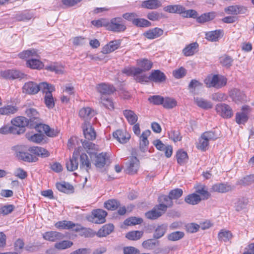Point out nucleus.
<instances>
[{
	"mask_svg": "<svg viewBox=\"0 0 254 254\" xmlns=\"http://www.w3.org/2000/svg\"><path fill=\"white\" fill-rule=\"evenodd\" d=\"M141 6L149 9H156L162 6V2L159 0H146L141 2Z\"/></svg>",
	"mask_w": 254,
	"mask_h": 254,
	"instance_id": "obj_27",
	"label": "nucleus"
},
{
	"mask_svg": "<svg viewBox=\"0 0 254 254\" xmlns=\"http://www.w3.org/2000/svg\"><path fill=\"white\" fill-rule=\"evenodd\" d=\"M120 45L121 41L119 40L112 41L102 48V52L104 54L110 53L117 50Z\"/></svg>",
	"mask_w": 254,
	"mask_h": 254,
	"instance_id": "obj_25",
	"label": "nucleus"
},
{
	"mask_svg": "<svg viewBox=\"0 0 254 254\" xmlns=\"http://www.w3.org/2000/svg\"><path fill=\"white\" fill-rule=\"evenodd\" d=\"M247 9L242 6L232 5L225 8V11L228 14L237 15L245 13Z\"/></svg>",
	"mask_w": 254,
	"mask_h": 254,
	"instance_id": "obj_31",
	"label": "nucleus"
},
{
	"mask_svg": "<svg viewBox=\"0 0 254 254\" xmlns=\"http://www.w3.org/2000/svg\"><path fill=\"white\" fill-rule=\"evenodd\" d=\"M162 106L166 109H172L175 107L177 105V101L172 98L165 97L163 98Z\"/></svg>",
	"mask_w": 254,
	"mask_h": 254,
	"instance_id": "obj_53",
	"label": "nucleus"
},
{
	"mask_svg": "<svg viewBox=\"0 0 254 254\" xmlns=\"http://www.w3.org/2000/svg\"><path fill=\"white\" fill-rule=\"evenodd\" d=\"M142 247L148 250H153L159 245V242L153 239L144 241L142 244Z\"/></svg>",
	"mask_w": 254,
	"mask_h": 254,
	"instance_id": "obj_54",
	"label": "nucleus"
},
{
	"mask_svg": "<svg viewBox=\"0 0 254 254\" xmlns=\"http://www.w3.org/2000/svg\"><path fill=\"white\" fill-rule=\"evenodd\" d=\"M26 115L29 118L28 120L29 123V127L34 128L37 124H40L38 112L34 108H28L25 111Z\"/></svg>",
	"mask_w": 254,
	"mask_h": 254,
	"instance_id": "obj_10",
	"label": "nucleus"
},
{
	"mask_svg": "<svg viewBox=\"0 0 254 254\" xmlns=\"http://www.w3.org/2000/svg\"><path fill=\"white\" fill-rule=\"evenodd\" d=\"M83 131L85 138L88 140H94L96 138V132L94 128L89 124L86 122L83 126Z\"/></svg>",
	"mask_w": 254,
	"mask_h": 254,
	"instance_id": "obj_21",
	"label": "nucleus"
},
{
	"mask_svg": "<svg viewBox=\"0 0 254 254\" xmlns=\"http://www.w3.org/2000/svg\"><path fill=\"white\" fill-rule=\"evenodd\" d=\"M216 16L214 12L205 13L197 17V21L199 23H204L213 19Z\"/></svg>",
	"mask_w": 254,
	"mask_h": 254,
	"instance_id": "obj_51",
	"label": "nucleus"
},
{
	"mask_svg": "<svg viewBox=\"0 0 254 254\" xmlns=\"http://www.w3.org/2000/svg\"><path fill=\"white\" fill-rule=\"evenodd\" d=\"M92 214L94 218H97L99 221H101V222H105V219L107 215V212L103 209H97L94 210L92 212Z\"/></svg>",
	"mask_w": 254,
	"mask_h": 254,
	"instance_id": "obj_52",
	"label": "nucleus"
},
{
	"mask_svg": "<svg viewBox=\"0 0 254 254\" xmlns=\"http://www.w3.org/2000/svg\"><path fill=\"white\" fill-rule=\"evenodd\" d=\"M227 82V78L220 74H210L204 80L207 87H214L217 89H220L225 86Z\"/></svg>",
	"mask_w": 254,
	"mask_h": 254,
	"instance_id": "obj_4",
	"label": "nucleus"
},
{
	"mask_svg": "<svg viewBox=\"0 0 254 254\" xmlns=\"http://www.w3.org/2000/svg\"><path fill=\"white\" fill-rule=\"evenodd\" d=\"M198 44L196 42H193L186 46L183 50V54L187 57L191 56L194 54L197 51Z\"/></svg>",
	"mask_w": 254,
	"mask_h": 254,
	"instance_id": "obj_34",
	"label": "nucleus"
},
{
	"mask_svg": "<svg viewBox=\"0 0 254 254\" xmlns=\"http://www.w3.org/2000/svg\"><path fill=\"white\" fill-rule=\"evenodd\" d=\"M220 134L216 130L204 132L199 139L196 145L197 148L202 151L206 150L209 144V141L214 140L219 137Z\"/></svg>",
	"mask_w": 254,
	"mask_h": 254,
	"instance_id": "obj_5",
	"label": "nucleus"
},
{
	"mask_svg": "<svg viewBox=\"0 0 254 254\" xmlns=\"http://www.w3.org/2000/svg\"><path fill=\"white\" fill-rule=\"evenodd\" d=\"M95 111L89 107H84L81 109L79 112V116L80 118L86 122L95 115Z\"/></svg>",
	"mask_w": 254,
	"mask_h": 254,
	"instance_id": "obj_33",
	"label": "nucleus"
},
{
	"mask_svg": "<svg viewBox=\"0 0 254 254\" xmlns=\"http://www.w3.org/2000/svg\"><path fill=\"white\" fill-rule=\"evenodd\" d=\"M201 198L199 195L193 193L187 195L185 199V201L188 204L191 205H196L201 201Z\"/></svg>",
	"mask_w": 254,
	"mask_h": 254,
	"instance_id": "obj_45",
	"label": "nucleus"
},
{
	"mask_svg": "<svg viewBox=\"0 0 254 254\" xmlns=\"http://www.w3.org/2000/svg\"><path fill=\"white\" fill-rule=\"evenodd\" d=\"M104 207L109 210H115L120 206V203L115 199H109L104 203Z\"/></svg>",
	"mask_w": 254,
	"mask_h": 254,
	"instance_id": "obj_56",
	"label": "nucleus"
},
{
	"mask_svg": "<svg viewBox=\"0 0 254 254\" xmlns=\"http://www.w3.org/2000/svg\"><path fill=\"white\" fill-rule=\"evenodd\" d=\"M149 78L150 81L156 83L162 82L166 79L165 74L159 70H154L152 71L149 75Z\"/></svg>",
	"mask_w": 254,
	"mask_h": 254,
	"instance_id": "obj_23",
	"label": "nucleus"
},
{
	"mask_svg": "<svg viewBox=\"0 0 254 254\" xmlns=\"http://www.w3.org/2000/svg\"><path fill=\"white\" fill-rule=\"evenodd\" d=\"M158 201L159 202V205H163L165 207V211L167 210L168 207H171L173 205L172 199L170 197L166 195H162L159 197Z\"/></svg>",
	"mask_w": 254,
	"mask_h": 254,
	"instance_id": "obj_43",
	"label": "nucleus"
},
{
	"mask_svg": "<svg viewBox=\"0 0 254 254\" xmlns=\"http://www.w3.org/2000/svg\"><path fill=\"white\" fill-rule=\"evenodd\" d=\"M143 232L142 231H132L128 232L126 237L131 241H136L140 239L143 236Z\"/></svg>",
	"mask_w": 254,
	"mask_h": 254,
	"instance_id": "obj_50",
	"label": "nucleus"
},
{
	"mask_svg": "<svg viewBox=\"0 0 254 254\" xmlns=\"http://www.w3.org/2000/svg\"><path fill=\"white\" fill-rule=\"evenodd\" d=\"M18 56L20 59H27L28 60L26 62V64L28 67L33 69H41L44 67V64L40 60L35 59L39 57L37 51L34 49H30L23 51L18 54Z\"/></svg>",
	"mask_w": 254,
	"mask_h": 254,
	"instance_id": "obj_2",
	"label": "nucleus"
},
{
	"mask_svg": "<svg viewBox=\"0 0 254 254\" xmlns=\"http://www.w3.org/2000/svg\"><path fill=\"white\" fill-rule=\"evenodd\" d=\"M216 112L224 118H230L233 115L232 108L227 104L219 103L215 106Z\"/></svg>",
	"mask_w": 254,
	"mask_h": 254,
	"instance_id": "obj_8",
	"label": "nucleus"
},
{
	"mask_svg": "<svg viewBox=\"0 0 254 254\" xmlns=\"http://www.w3.org/2000/svg\"><path fill=\"white\" fill-rule=\"evenodd\" d=\"M220 64L224 66L229 67L232 65V64L233 62V59L230 57L226 55H224L221 56L220 59Z\"/></svg>",
	"mask_w": 254,
	"mask_h": 254,
	"instance_id": "obj_59",
	"label": "nucleus"
},
{
	"mask_svg": "<svg viewBox=\"0 0 254 254\" xmlns=\"http://www.w3.org/2000/svg\"><path fill=\"white\" fill-rule=\"evenodd\" d=\"M163 34V30L159 28H154L143 33V35L149 39H153L161 36Z\"/></svg>",
	"mask_w": 254,
	"mask_h": 254,
	"instance_id": "obj_28",
	"label": "nucleus"
},
{
	"mask_svg": "<svg viewBox=\"0 0 254 254\" xmlns=\"http://www.w3.org/2000/svg\"><path fill=\"white\" fill-rule=\"evenodd\" d=\"M165 212V207L163 205H157L154 208L145 213L147 218L154 220L161 216Z\"/></svg>",
	"mask_w": 254,
	"mask_h": 254,
	"instance_id": "obj_13",
	"label": "nucleus"
},
{
	"mask_svg": "<svg viewBox=\"0 0 254 254\" xmlns=\"http://www.w3.org/2000/svg\"><path fill=\"white\" fill-rule=\"evenodd\" d=\"M43 132H39V133H33L31 132H27L25 134L26 138L30 141L40 144L44 139V135Z\"/></svg>",
	"mask_w": 254,
	"mask_h": 254,
	"instance_id": "obj_30",
	"label": "nucleus"
},
{
	"mask_svg": "<svg viewBox=\"0 0 254 254\" xmlns=\"http://www.w3.org/2000/svg\"><path fill=\"white\" fill-rule=\"evenodd\" d=\"M33 16L32 12L29 11H24L18 13L15 16V19L19 21H27L30 20Z\"/></svg>",
	"mask_w": 254,
	"mask_h": 254,
	"instance_id": "obj_46",
	"label": "nucleus"
},
{
	"mask_svg": "<svg viewBox=\"0 0 254 254\" xmlns=\"http://www.w3.org/2000/svg\"><path fill=\"white\" fill-rule=\"evenodd\" d=\"M231 96L233 100L236 102H242L246 99L244 93L237 89H235L232 91Z\"/></svg>",
	"mask_w": 254,
	"mask_h": 254,
	"instance_id": "obj_48",
	"label": "nucleus"
},
{
	"mask_svg": "<svg viewBox=\"0 0 254 254\" xmlns=\"http://www.w3.org/2000/svg\"><path fill=\"white\" fill-rule=\"evenodd\" d=\"M176 157L178 163L181 165L184 164L188 160V154L187 152L184 151H178Z\"/></svg>",
	"mask_w": 254,
	"mask_h": 254,
	"instance_id": "obj_61",
	"label": "nucleus"
},
{
	"mask_svg": "<svg viewBox=\"0 0 254 254\" xmlns=\"http://www.w3.org/2000/svg\"><path fill=\"white\" fill-rule=\"evenodd\" d=\"M80 147L76 149L73 152L72 157L66 162V167L67 170L69 171H73L76 170L78 166V156L80 154Z\"/></svg>",
	"mask_w": 254,
	"mask_h": 254,
	"instance_id": "obj_12",
	"label": "nucleus"
},
{
	"mask_svg": "<svg viewBox=\"0 0 254 254\" xmlns=\"http://www.w3.org/2000/svg\"><path fill=\"white\" fill-rule=\"evenodd\" d=\"M55 227L59 229L72 230L78 232L80 235L85 237H91L93 235V232L91 229L82 227L75 223H55Z\"/></svg>",
	"mask_w": 254,
	"mask_h": 254,
	"instance_id": "obj_3",
	"label": "nucleus"
},
{
	"mask_svg": "<svg viewBox=\"0 0 254 254\" xmlns=\"http://www.w3.org/2000/svg\"><path fill=\"white\" fill-rule=\"evenodd\" d=\"M49 86L47 82H41L38 84L33 81L26 82L22 87L23 92L29 95L36 94L39 91H43Z\"/></svg>",
	"mask_w": 254,
	"mask_h": 254,
	"instance_id": "obj_6",
	"label": "nucleus"
},
{
	"mask_svg": "<svg viewBox=\"0 0 254 254\" xmlns=\"http://www.w3.org/2000/svg\"><path fill=\"white\" fill-rule=\"evenodd\" d=\"M1 77L5 79H14L23 78L24 74L18 70L14 69H7L0 72Z\"/></svg>",
	"mask_w": 254,
	"mask_h": 254,
	"instance_id": "obj_15",
	"label": "nucleus"
},
{
	"mask_svg": "<svg viewBox=\"0 0 254 254\" xmlns=\"http://www.w3.org/2000/svg\"><path fill=\"white\" fill-rule=\"evenodd\" d=\"M45 69L47 70L55 72L57 74L62 73L63 71V67L58 63H53L45 66Z\"/></svg>",
	"mask_w": 254,
	"mask_h": 254,
	"instance_id": "obj_49",
	"label": "nucleus"
},
{
	"mask_svg": "<svg viewBox=\"0 0 254 254\" xmlns=\"http://www.w3.org/2000/svg\"><path fill=\"white\" fill-rule=\"evenodd\" d=\"M139 167V162L136 157H131L127 166V172L129 174H135Z\"/></svg>",
	"mask_w": 254,
	"mask_h": 254,
	"instance_id": "obj_16",
	"label": "nucleus"
},
{
	"mask_svg": "<svg viewBox=\"0 0 254 254\" xmlns=\"http://www.w3.org/2000/svg\"><path fill=\"white\" fill-rule=\"evenodd\" d=\"M195 193L200 195L201 200L208 199L210 194L208 191L207 188L203 185H198L195 187Z\"/></svg>",
	"mask_w": 254,
	"mask_h": 254,
	"instance_id": "obj_29",
	"label": "nucleus"
},
{
	"mask_svg": "<svg viewBox=\"0 0 254 254\" xmlns=\"http://www.w3.org/2000/svg\"><path fill=\"white\" fill-rule=\"evenodd\" d=\"M232 238V234L230 231L222 230L218 234V238L224 242L230 241Z\"/></svg>",
	"mask_w": 254,
	"mask_h": 254,
	"instance_id": "obj_58",
	"label": "nucleus"
},
{
	"mask_svg": "<svg viewBox=\"0 0 254 254\" xmlns=\"http://www.w3.org/2000/svg\"><path fill=\"white\" fill-rule=\"evenodd\" d=\"M82 148H80V152ZM80 168L82 170H85L87 172L91 168V164L88 157V156L85 153H80Z\"/></svg>",
	"mask_w": 254,
	"mask_h": 254,
	"instance_id": "obj_22",
	"label": "nucleus"
},
{
	"mask_svg": "<svg viewBox=\"0 0 254 254\" xmlns=\"http://www.w3.org/2000/svg\"><path fill=\"white\" fill-rule=\"evenodd\" d=\"M137 65L141 70V73L143 71H145L150 70L152 66V63L146 59H143L137 60Z\"/></svg>",
	"mask_w": 254,
	"mask_h": 254,
	"instance_id": "obj_40",
	"label": "nucleus"
},
{
	"mask_svg": "<svg viewBox=\"0 0 254 254\" xmlns=\"http://www.w3.org/2000/svg\"><path fill=\"white\" fill-rule=\"evenodd\" d=\"M83 147L86 152L90 155L95 154L94 164L97 168H102L109 162V157L106 153L102 152L97 154V152L99 150L98 146L92 142L81 140Z\"/></svg>",
	"mask_w": 254,
	"mask_h": 254,
	"instance_id": "obj_1",
	"label": "nucleus"
},
{
	"mask_svg": "<svg viewBox=\"0 0 254 254\" xmlns=\"http://www.w3.org/2000/svg\"><path fill=\"white\" fill-rule=\"evenodd\" d=\"M127 27L124 20L121 17H115L108 21L107 28L108 30L115 32L124 31Z\"/></svg>",
	"mask_w": 254,
	"mask_h": 254,
	"instance_id": "obj_7",
	"label": "nucleus"
},
{
	"mask_svg": "<svg viewBox=\"0 0 254 254\" xmlns=\"http://www.w3.org/2000/svg\"><path fill=\"white\" fill-rule=\"evenodd\" d=\"M113 136L121 143H126L130 137V134L127 132L120 129L114 132Z\"/></svg>",
	"mask_w": 254,
	"mask_h": 254,
	"instance_id": "obj_17",
	"label": "nucleus"
},
{
	"mask_svg": "<svg viewBox=\"0 0 254 254\" xmlns=\"http://www.w3.org/2000/svg\"><path fill=\"white\" fill-rule=\"evenodd\" d=\"M55 90V87L49 84V86L42 91L43 93H45V103L49 109L53 108L55 106L54 98L52 94V92L54 91Z\"/></svg>",
	"mask_w": 254,
	"mask_h": 254,
	"instance_id": "obj_11",
	"label": "nucleus"
},
{
	"mask_svg": "<svg viewBox=\"0 0 254 254\" xmlns=\"http://www.w3.org/2000/svg\"><path fill=\"white\" fill-rule=\"evenodd\" d=\"M222 32L221 30H216L206 32L205 38L207 40L211 42L217 41L220 37Z\"/></svg>",
	"mask_w": 254,
	"mask_h": 254,
	"instance_id": "obj_41",
	"label": "nucleus"
},
{
	"mask_svg": "<svg viewBox=\"0 0 254 254\" xmlns=\"http://www.w3.org/2000/svg\"><path fill=\"white\" fill-rule=\"evenodd\" d=\"M18 111V108L16 106L6 105L0 108V115L9 116L14 114Z\"/></svg>",
	"mask_w": 254,
	"mask_h": 254,
	"instance_id": "obj_37",
	"label": "nucleus"
},
{
	"mask_svg": "<svg viewBox=\"0 0 254 254\" xmlns=\"http://www.w3.org/2000/svg\"><path fill=\"white\" fill-rule=\"evenodd\" d=\"M13 126L18 129H23L24 130V127L27 126H29V123L28 120L24 117H17L13 119L11 121Z\"/></svg>",
	"mask_w": 254,
	"mask_h": 254,
	"instance_id": "obj_18",
	"label": "nucleus"
},
{
	"mask_svg": "<svg viewBox=\"0 0 254 254\" xmlns=\"http://www.w3.org/2000/svg\"><path fill=\"white\" fill-rule=\"evenodd\" d=\"M43 238L48 241L55 242L63 238V235L55 231L47 232L44 234Z\"/></svg>",
	"mask_w": 254,
	"mask_h": 254,
	"instance_id": "obj_36",
	"label": "nucleus"
},
{
	"mask_svg": "<svg viewBox=\"0 0 254 254\" xmlns=\"http://www.w3.org/2000/svg\"><path fill=\"white\" fill-rule=\"evenodd\" d=\"M194 101L197 106L203 109L208 110L212 107V104L211 102L201 97H194Z\"/></svg>",
	"mask_w": 254,
	"mask_h": 254,
	"instance_id": "obj_35",
	"label": "nucleus"
},
{
	"mask_svg": "<svg viewBox=\"0 0 254 254\" xmlns=\"http://www.w3.org/2000/svg\"><path fill=\"white\" fill-rule=\"evenodd\" d=\"M23 132H24L23 129H17L12 126H4L0 128V133L3 134H6L9 133L19 134Z\"/></svg>",
	"mask_w": 254,
	"mask_h": 254,
	"instance_id": "obj_38",
	"label": "nucleus"
},
{
	"mask_svg": "<svg viewBox=\"0 0 254 254\" xmlns=\"http://www.w3.org/2000/svg\"><path fill=\"white\" fill-rule=\"evenodd\" d=\"M185 234L182 231H175L167 236V238L171 241H177L184 238Z\"/></svg>",
	"mask_w": 254,
	"mask_h": 254,
	"instance_id": "obj_57",
	"label": "nucleus"
},
{
	"mask_svg": "<svg viewBox=\"0 0 254 254\" xmlns=\"http://www.w3.org/2000/svg\"><path fill=\"white\" fill-rule=\"evenodd\" d=\"M123 72L127 75H131L134 77L135 75H136V74L141 73V70L139 67H130L124 69Z\"/></svg>",
	"mask_w": 254,
	"mask_h": 254,
	"instance_id": "obj_60",
	"label": "nucleus"
},
{
	"mask_svg": "<svg viewBox=\"0 0 254 254\" xmlns=\"http://www.w3.org/2000/svg\"><path fill=\"white\" fill-rule=\"evenodd\" d=\"M34 127L37 131L39 132H44L49 137L56 136L59 133L57 130L51 128L49 126L45 124H37Z\"/></svg>",
	"mask_w": 254,
	"mask_h": 254,
	"instance_id": "obj_14",
	"label": "nucleus"
},
{
	"mask_svg": "<svg viewBox=\"0 0 254 254\" xmlns=\"http://www.w3.org/2000/svg\"><path fill=\"white\" fill-rule=\"evenodd\" d=\"M56 187L59 191L66 193L72 192L73 190V188L71 185L65 182L57 183Z\"/></svg>",
	"mask_w": 254,
	"mask_h": 254,
	"instance_id": "obj_44",
	"label": "nucleus"
},
{
	"mask_svg": "<svg viewBox=\"0 0 254 254\" xmlns=\"http://www.w3.org/2000/svg\"><path fill=\"white\" fill-rule=\"evenodd\" d=\"M167 227L163 224L158 226L156 227L153 237L155 239H159L164 236L166 233Z\"/></svg>",
	"mask_w": 254,
	"mask_h": 254,
	"instance_id": "obj_55",
	"label": "nucleus"
},
{
	"mask_svg": "<svg viewBox=\"0 0 254 254\" xmlns=\"http://www.w3.org/2000/svg\"><path fill=\"white\" fill-rule=\"evenodd\" d=\"M233 187L227 183H217L213 185L211 188V191L219 193H225L231 190Z\"/></svg>",
	"mask_w": 254,
	"mask_h": 254,
	"instance_id": "obj_20",
	"label": "nucleus"
},
{
	"mask_svg": "<svg viewBox=\"0 0 254 254\" xmlns=\"http://www.w3.org/2000/svg\"><path fill=\"white\" fill-rule=\"evenodd\" d=\"M183 9L184 7L180 4L169 5L163 8V10L165 11L172 13H176L178 14H180L182 12Z\"/></svg>",
	"mask_w": 254,
	"mask_h": 254,
	"instance_id": "obj_47",
	"label": "nucleus"
},
{
	"mask_svg": "<svg viewBox=\"0 0 254 254\" xmlns=\"http://www.w3.org/2000/svg\"><path fill=\"white\" fill-rule=\"evenodd\" d=\"M16 156L18 159L25 162H35L38 160V158L36 156L20 150L16 151Z\"/></svg>",
	"mask_w": 254,
	"mask_h": 254,
	"instance_id": "obj_19",
	"label": "nucleus"
},
{
	"mask_svg": "<svg viewBox=\"0 0 254 254\" xmlns=\"http://www.w3.org/2000/svg\"><path fill=\"white\" fill-rule=\"evenodd\" d=\"M72 245L73 243L72 242L64 240L59 243H56L55 244V247L58 250H64L70 248Z\"/></svg>",
	"mask_w": 254,
	"mask_h": 254,
	"instance_id": "obj_63",
	"label": "nucleus"
},
{
	"mask_svg": "<svg viewBox=\"0 0 254 254\" xmlns=\"http://www.w3.org/2000/svg\"><path fill=\"white\" fill-rule=\"evenodd\" d=\"M28 150L30 152L43 158L48 157L50 156L49 152L46 149L41 147H30L28 148Z\"/></svg>",
	"mask_w": 254,
	"mask_h": 254,
	"instance_id": "obj_26",
	"label": "nucleus"
},
{
	"mask_svg": "<svg viewBox=\"0 0 254 254\" xmlns=\"http://www.w3.org/2000/svg\"><path fill=\"white\" fill-rule=\"evenodd\" d=\"M250 107L248 106L242 107L241 111L236 114V122L239 124H245L248 120Z\"/></svg>",
	"mask_w": 254,
	"mask_h": 254,
	"instance_id": "obj_9",
	"label": "nucleus"
},
{
	"mask_svg": "<svg viewBox=\"0 0 254 254\" xmlns=\"http://www.w3.org/2000/svg\"><path fill=\"white\" fill-rule=\"evenodd\" d=\"M123 114L130 125H134L137 121V116L132 110H125L123 111Z\"/></svg>",
	"mask_w": 254,
	"mask_h": 254,
	"instance_id": "obj_39",
	"label": "nucleus"
},
{
	"mask_svg": "<svg viewBox=\"0 0 254 254\" xmlns=\"http://www.w3.org/2000/svg\"><path fill=\"white\" fill-rule=\"evenodd\" d=\"M114 226L112 223H108L105 225L97 233V235L100 237H105L110 234L114 230Z\"/></svg>",
	"mask_w": 254,
	"mask_h": 254,
	"instance_id": "obj_42",
	"label": "nucleus"
},
{
	"mask_svg": "<svg viewBox=\"0 0 254 254\" xmlns=\"http://www.w3.org/2000/svg\"><path fill=\"white\" fill-rule=\"evenodd\" d=\"M151 132L149 130L143 131L140 136V149L142 152H145L147 148L149 141L147 137L150 135Z\"/></svg>",
	"mask_w": 254,
	"mask_h": 254,
	"instance_id": "obj_32",
	"label": "nucleus"
},
{
	"mask_svg": "<svg viewBox=\"0 0 254 254\" xmlns=\"http://www.w3.org/2000/svg\"><path fill=\"white\" fill-rule=\"evenodd\" d=\"M101 103L107 108L109 109H114V104L111 99L107 96L102 95L101 97Z\"/></svg>",
	"mask_w": 254,
	"mask_h": 254,
	"instance_id": "obj_64",
	"label": "nucleus"
},
{
	"mask_svg": "<svg viewBox=\"0 0 254 254\" xmlns=\"http://www.w3.org/2000/svg\"><path fill=\"white\" fill-rule=\"evenodd\" d=\"M96 88L97 91L104 96L111 94L115 91V88L112 85L106 83L99 84Z\"/></svg>",
	"mask_w": 254,
	"mask_h": 254,
	"instance_id": "obj_24",
	"label": "nucleus"
},
{
	"mask_svg": "<svg viewBox=\"0 0 254 254\" xmlns=\"http://www.w3.org/2000/svg\"><path fill=\"white\" fill-rule=\"evenodd\" d=\"M133 24L140 27H147L151 25V23L149 21L143 18H135L133 21Z\"/></svg>",
	"mask_w": 254,
	"mask_h": 254,
	"instance_id": "obj_62",
	"label": "nucleus"
}]
</instances>
